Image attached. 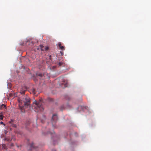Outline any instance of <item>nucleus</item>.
Masks as SVG:
<instances>
[{
  "instance_id": "nucleus-7",
  "label": "nucleus",
  "mask_w": 151,
  "mask_h": 151,
  "mask_svg": "<svg viewBox=\"0 0 151 151\" xmlns=\"http://www.w3.org/2000/svg\"><path fill=\"white\" fill-rule=\"evenodd\" d=\"M30 150H32L33 149H35V147L33 143H32L30 145Z\"/></svg>"
},
{
  "instance_id": "nucleus-20",
  "label": "nucleus",
  "mask_w": 151,
  "mask_h": 151,
  "mask_svg": "<svg viewBox=\"0 0 151 151\" xmlns=\"http://www.w3.org/2000/svg\"><path fill=\"white\" fill-rule=\"evenodd\" d=\"M52 151H56L55 149H53V150H52Z\"/></svg>"
},
{
  "instance_id": "nucleus-16",
  "label": "nucleus",
  "mask_w": 151,
  "mask_h": 151,
  "mask_svg": "<svg viewBox=\"0 0 151 151\" xmlns=\"http://www.w3.org/2000/svg\"><path fill=\"white\" fill-rule=\"evenodd\" d=\"M0 124H4V125H5V124L3 122H0Z\"/></svg>"
},
{
  "instance_id": "nucleus-11",
  "label": "nucleus",
  "mask_w": 151,
  "mask_h": 151,
  "mask_svg": "<svg viewBox=\"0 0 151 151\" xmlns=\"http://www.w3.org/2000/svg\"><path fill=\"white\" fill-rule=\"evenodd\" d=\"M63 64V63L61 62H59L58 63V65L59 66H61Z\"/></svg>"
},
{
  "instance_id": "nucleus-22",
  "label": "nucleus",
  "mask_w": 151,
  "mask_h": 151,
  "mask_svg": "<svg viewBox=\"0 0 151 151\" xmlns=\"http://www.w3.org/2000/svg\"><path fill=\"white\" fill-rule=\"evenodd\" d=\"M51 55H50L49 56V58H50V59H51Z\"/></svg>"
},
{
  "instance_id": "nucleus-5",
  "label": "nucleus",
  "mask_w": 151,
  "mask_h": 151,
  "mask_svg": "<svg viewBox=\"0 0 151 151\" xmlns=\"http://www.w3.org/2000/svg\"><path fill=\"white\" fill-rule=\"evenodd\" d=\"M58 45L59 47V49L62 50H65V49L64 47L61 45V44L60 42L58 43Z\"/></svg>"
},
{
  "instance_id": "nucleus-10",
  "label": "nucleus",
  "mask_w": 151,
  "mask_h": 151,
  "mask_svg": "<svg viewBox=\"0 0 151 151\" xmlns=\"http://www.w3.org/2000/svg\"><path fill=\"white\" fill-rule=\"evenodd\" d=\"M14 122V120L11 119L10 121H9V123L11 124H13Z\"/></svg>"
},
{
  "instance_id": "nucleus-12",
  "label": "nucleus",
  "mask_w": 151,
  "mask_h": 151,
  "mask_svg": "<svg viewBox=\"0 0 151 151\" xmlns=\"http://www.w3.org/2000/svg\"><path fill=\"white\" fill-rule=\"evenodd\" d=\"M5 106H6L4 104H2L1 106V108H4V107H5Z\"/></svg>"
},
{
  "instance_id": "nucleus-6",
  "label": "nucleus",
  "mask_w": 151,
  "mask_h": 151,
  "mask_svg": "<svg viewBox=\"0 0 151 151\" xmlns=\"http://www.w3.org/2000/svg\"><path fill=\"white\" fill-rule=\"evenodd\" d=\"M31 43L32 44V40L30 39L27 40V43H28V44L29 45H30L31 44Z\"/></svg>"
},
{
  "instance_id": "nucleus-19",
  "label": "nucleus",
  "mask_w": 151,
  "mask_h": 151,
  "mask_svg": "<svg viewBox=\"0 0 151 151\" xmlns=\"http://www.w3.org/2000/svg\"><path fill=\"white\" fill-rule=\"evenodd\" d=\"M78 108H79L82 109L83 107L82 106H79L78 107Z\"/></svg>"
},
{
  "instance_id": "nucleus-21",
  "label": "nucleus",
  "mask_w": 151,
  "mask_h": 151,
  "mask_svg": "<svg viewBox=\"0 0 151 151\" xmlns=\"http://www.w3.org/2000/svg\"><path fill=\"white\" fill-rule=\"evenodd\" d=\"M33 92H34V93L35 92V89H33Z\"/></svg>"
},
{
  "instance_id": "nucleus-4",
  "label": "nucleus",
  "mask_w": 151,
  "mask_h": 151,
  "mask_svg": "<svg viewBox=\"0 0 151 151\" xmlns=\"http://www.w3.org/2000/svg\"><path fill=\"white\" fill-rule=\"evenodd\" d=\"M62 84L64 85L65 87H66L67 86V84L68 83V81L65 79H63L62 81Z\"/></svg>"
},
{
  "instance_id": "nucleus-8",
  "label": "nucleus",
  "mask_w": 151,
  "mask_h": 151,
  "mask_svg": "<svg viewBox=\"0 0 151 151\" xmlns=\"http://www.w3.org/2000/svg\"><path fill=\"white\" fill-rule=\"evenodd\" d=\"M4 117V116L3 114L2 113H0V119L1 120H2L3 119V118Z\"/></svg>"
},
{
  "instance_id": "nucleus-13",
  "label": "nucleus",
  "mask_w": 151,
  "mask_h": 151,
  "mask_svg": "<svg viewBox=\"0 0 151 151\" xmlns=\"http://www.w3.org/2000/svg\"><path fill=\"white\" fill-rule=\"evenodd\" d=\"M22 94H24L25 93V91H23L20 92Z\"/></svg>"
},
{
  "instance_id": "nucleus-3",
  "label": "nucleus",
  "mask_w": 151,
  "mask_h": 151,
  "mask_svg": "<svg viewBox=\"0 0 151 151\" xmlns=\"http://www.w3.org/2000/svg\"><path fill=\"white\" fill-rule=\"evenodd\" d=\"M58 119V117L56 114H54L53 115L52 119V123L53 127H55L54 124Z\"/></svg>"
},
{
  "instance_id": "nucleus-17",
  "label": "nucleus",
  "mask_w": 151,
  "mask_h": 151,
  "mask_svg": "<svg viewBox=\"0 0 151 151\" xmlns=\"http://www.w3.org/2000/svg\"><path fill=\"white\" fill-rule=\"evenodd\" d=\"M50 133L51 134H53V133H54V132L53 131H52V132H50Z\"/></svg>"
},
{
  "instance_id": "nucleus-18",
  "label": "nucleus",
  "mask_w": 151,
  "mask_h": 151,
  "mask_svg": "<svg viewBox=\"0 0 151 151\" xmlns=\"http://www.w3.org/2000/svg\"><path fill=\"white\" fill-rule=\"evenodd\" d=\"M56 67V66H53L52 68L53 69H55Z\"/></svg>"
},
{
  "instance_id": "nucleus-23",
  "label": "nucleus",
  "mask_w": 151,
  "mask_h": 151,
  "mask_svg": "<svg viewBox=\"0 0 151 151\" xmlns=\"http://www.w3.org/2000/svg\"><path fill=\"white\" fill-rule=\"evenodd\" d=\"M40 46H41V47H42V45H40Z\"/></svg>"
},
{
  "instance_id": "nucleus-9",
  "label": "nucleus",
  "mask_w": 151,
  "mask_h": 151,
  "mask_svg": "<svg viewBox=\"0 0 151 151\" xmlns=\"http://www.w3.org/2000/svg\"><path fill=\"white\" fill-rule=\"evenodd\" d=\"M2 147L4 149H5L6 148V145L5 144H3L2 145Z\"/></svg>"
},
{
  "instance_id": "nucleus-1",
  "label": "nucleus",
  "mask_w": 151,
  "mask_h": 151,
  "mask_svg": "<svg viewBox=\"0 0 151 151\" xmlns=\"http://www.w3.org/2000/svg\"><path fill=\"white\" fill-rule=\"evenodd\" d=\"M19 108L22 112H24V107L26 108L30 105V99L28 96H26L22 100L19 101Z\"/></svg>"
},
{
  "instance_id": "nucleus-15",
  "label": "nucleus",
  "mask_w": 151,
  "mask_h": 151,
  "mask_svg": "<svg viewBox=\"0 0 151 151\" xmlns=\"http://www.w3.org/2000/svg\"><path fill=\"white\" fill-rule=\"evenodd\" d=\"M4 140H7V141H9V139H8L7 138H5V139H4Z\"/></svg>"
},
{
  "instance_id": "nucleus-2",
  "label": "nucleus",
  "mask_w": 151,
  "mask_h": 151,
  "mask_svg": "<svg viewBox=\"0 0 151 151\" xmlns=\"http://www.w3.org/2000/svg\"><path fill=\"white\" fill-rule=\"evenodd\" d=\"M42 99H40L39 101L38 102L36 101H34L33 104H35L36 106V107H37V109H39L41 111H43L44 109L42 106Z\"/></svg>"
},
{
  "instance_id": "nucleus-14",
  "label": "nucleus",
  "mask_w": 151,
  "mask_h": 151,
  "mask_svg": "<svg viewBox=\"0 0 151 151\" xmlns=\"http://www.w3.org/2000/svg\"><path fill=\"white\" fill-rule=\"evenodd\" d=\"M38 76L40 77H42V74H39L38 75Z\"/></svg>"
}]
</instances>
